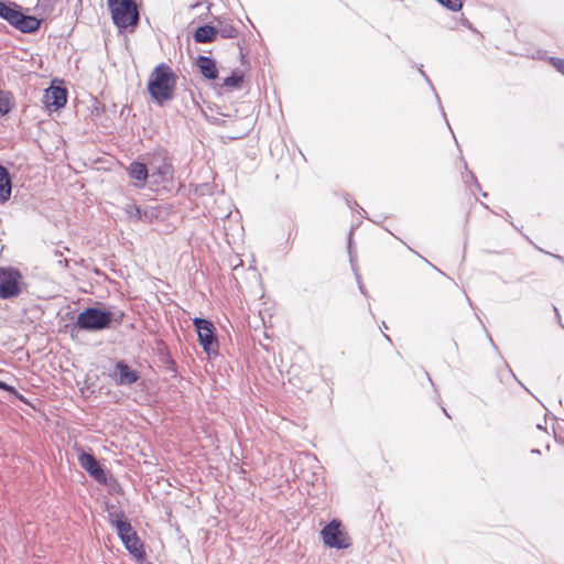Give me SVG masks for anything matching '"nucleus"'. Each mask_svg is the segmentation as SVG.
I'll list each match as a JSON object with an SVG mask.
<instances>
[{
    "label": "nucleus",
    "instance_id": "obj_31",
    "mask_svg": "<svg viewBox=\"0 0 564 564\" xmlns=\"http://www.w3.org/2000/svg\"><path fill=\"white\" fill-rule=\"evenodd\" d=\"M554 312H555V314H556V316H557V318H558V321H560V319H561V317H560V314H558V310H557V307H555V306H554Z\"/></svg>",
    "mask_w": 564,
    "mask_h": 564
},
{
    "label": "nucleus",
    "instance_id": "obj_1",
    "mask_svg": "<svg viewBox=\"0 0 564 564\" xmlns=\"http://www.w3.org/2000/svg\"><path fill=\"white\" fill-rule=\"evenodd\" d=\"M176 82L174 70L167 64L161 63L150 74L147 90L156 105L163 106L173 99Z\"/></svg>",
    "mask_w": 564,
    "mask_h": 564
},
{
    "label": "nucleus",
    "instance_id": "obj_18",
    "mask_svg": "<svg viewBox=\"0 0 564 564\" xmlns=\"http://www.w3.org/2000/svg\"><path fill=\"white\" fill-rule=\"evenodd\" d=\"M245 75L241 70H234L229 76L224 78L223 87L230 89H239L242 86Z\"/></svg>",
    "mask_w": 564,
    "mask_h": 564
},
{
    "label": "nucleus",
    "instance_id": "obj_16",
    "mask_svg": "<svg viewBox=\"0 0 564 564\" xmlns=\"http://www.w3.org/2000/svg\"><path fill=\"white\" fill-rule=\"evenodd\" d=\"M12 192V180L9 170L0 164V203L3 204L10 199Z\"/></svg>",
    "mask_w": 564,
    "mask_h": 564
},
{
    "label": "nucleus",
    "instance_id": "obj_5",
    "mask_svg": "<svg viewBox=\"0 0 564 564\" xmlns=\"http://www.w3.org/2000/svg\"><path fill=\"white\" fill-rule=\"evenodd\" d=\"M143 160L148 164L150 177L156 185L165 184L173 181L174 167L172 159L164 148H156L152 152L147 153Z\"/></svg>",
    "mask_w": 564,
    "mask_h": 564
},
{
    "label": "nucleus",
    "instance_id": "obj_36",
    "mask_svg": "<svg viewBox=\"0 0 564 564\" xmlns=\"http://www.w3.org/2000/svg\"><path fill=\"white\" fill-rule=\"evenodd\" d=\"M382 327H384L386 329H388V326L384 322H382Z\"/></svg>",
    "mask_w": 564,
    "mask_h": 564
},
{
    "label": "nucleus",
    "instance_id": "obj_20",
    "mask_svg": "<svg viewBox=\"0 0 564 564\" xmlns=\"http://www.w3.org/2000/svg\"><path fill=\"white\" fill-rule=\"evenodd\" d=\"M348 257H349V262H350L351 269H352V271L355 273V276H356V280H357V283H358V288H359L360 292L365 296H368V292H367L365 285L361 282L360 274L358 273L357 256H356L354 249H348Z\"/></svg>",
    "mask_w": 564,
    "mask_h": 564
},
{
    "label": "nucleus",
    "instance_id": "obj_19",
    "mask_svg": "<svg viewBox=\"0 0 564 564\" xmlns=\"http://www.w3.org/2000/svg\"><path fill=\"white\" fill-rule=\"evenodd\" d=\"M126 213L128 214L129 218L135 219V220H148L150 219V214L148 210L141 209L135 204H128L124 208Z\"/></svg>",
    "mask_w": 564,
    "mask_h": 564
},
{
    "label": "nucleus",
    "instance_id": "obj_32",
    "mask_svg": "<svg viewBox=\"0 0 564 564\" xmlns=\"http://www.w3.org/2000/svg\"><path fill=\"white\" fill-rule=\"evenodd\" d=\"M466 300L470 306H473L471 300L466 295Z\"/></svg>",
    "mask_w": 564,
    "mask_h": 564
},
{
    "label": "nucleus",
    "instance_id": "obj_29",
    "mask_svg": "<svg viewBox=\"0 0 564 564\" xmlns=\"http://www.w3.org/2000/svg\"><path fill=\"white\" fill-rule=\"evenodd\" d=\"M0 389L4 390V391H12L13 388L10 387L9 384H7L6 382L1 381L0 380Z\"/></svg>",
    "mask_w": 564,
    "mask_h": 564
},
{
    "label": "nucleus",
    "instance_id": "obj_34",
    "mask_svg": "<svg viewBox=\"0 0 564 564\" xmlns=\"http://www.w3.org/2000/svg\"><path fill=\"white\" fill-rule=\"evenodd\" d=\"M347 247L351 248V237H349V239H348V246Z\"/></svg>",
    "mask_w": 564,
    "mask_h": 564
},
{
    "label": "nucleus",
    "instance_id": "obj_38",
    "mask_svg": "<svg viewBox=\"0 0 564 564\" xmlns=\"http://www.w3.org/2000/svg\"><path fill=\"white\" fill-rule=\"evenodd\" d=\"M78 3L82 4V0H78Z\"/></svg>",
    "mask_w": 564,
    "mask_h": 564
},
{
    "label": "nucleus",
    "instance_id": "obj_17",
    "mask_svg": "<svg viewBox=\"0 0 564 564\" xmlns=\"http://www.w3.org/2000/svg\"><path fill=\"white\" fill-rule=\"evenodd\" d=\"M217 31L214 29V24H204L196 29L193 34V39L196 43L206 44L215 41Z\"/></svg>",
    "mask_w": 564,
    "mask_h": 564
},
{
    "label": "nucleus",
    "instance_id": "obj_11",
    "mask_svg": "<svg viewBox=\"0 0 564 564\" xmlns=\"http://www.w3.org/2000/svg\"><path fill=\"white\" fill-rule=\"evenodd\" d=\"M78 462L80 467L85 469L97 482L107 484L106 471L93 454L82 452L78 455Z\"/></svg>",
    "mask_w": 564,
    "mask_h": 564
},
{
    "label": "nucleus",
    "instance_id": "obj_12",
    "mask_svg": "<svg viewBox=\"0 0 564 564\" xmlns=\"http://www.w3.org/2000/svg\"><path fill=\"white\" fill-rule=\"evenodd\" d=\"M109 376L119 386H131L139 379V373L131 369L123 360L116 362L115 368Z\"/></svg>",
    "mask_w": 564,
    "mask_h": 564
},
{
    "label": "nucleus",
    "instance_id": "obj_13",
    "mask_svg": "<svg viewBox=\"0 0 564 564\" xmlns=\"http://www.w3.org/2000/svg\"><path fill=\"white\" fill-rule=\"evenodd\" d=\"M127 173L130 178L140 182L137 184V187H144L147 180L150 177V172L148 169V164L143 160V162L133 161L127 167Z\"/></svg>",
    "mask_w": 564,
    "mask_h": 564
},
{
    "label": "nucleus",
    "instance_id": "obj_37",
    "mask_svg": "<svg viewBox=\"0 0 564 564\" xmlns=\"http://www.w3.org/2000/svg\"><path fill=\"white\" fill-rule=\"evenodd\" d=\"M59 262H62V260H59ZM63 262H65V264H67V259H64Z\"/></svg>",
    "mask_w": 564,
    "mask_h": 564
},
{
    "label": "nucleus",
    "instance_id": "obj_35",
    "mask_svg": "<svg viewBox=\"0 0 564 564\" xmlns=\"http://www.w3.org/2000/svg\"><path fill=\"white\" fill-rule=\"evenodd\" d=\"M443 412L445 413V415H446L447 417H451V416H449V414L447 413V410H445L444 408H443Z\"/></svg>",
    "mask_w": 564,
    "mask_h": 564
},
{
    "label": "nucleus",
    "instance_id": "obj_7",
    "mask_svg": "<svg viewBox=\"0 0 564 564\" xmlns=\"http://www.w3.org/2000/svg\"><path fill=\"white\" fill-rule=\"evenodd\" d=\"M28 290V283L20 269L0 265V300H12Z\"/></svg>",
    "mask_w": 564,
    "mask_h": 564
},
{
    "label": "nucleus",
    "instance_id": "obj_27",
    "mask_svg": "<svg viewBox=\"0 0 564 564\" xmlns=\"http://www.w3.org/2000/svg\"><path fill=\"white\" fill-rule=\"evenodd\" d=\"M345 200H346L347 206H348L349 208H351V209H352V208L356 206V207H358L362 213H366V212H365V209H364V208H361V207L357 204V202H356V200L350 199V197H349L348 195H346Z\"/></svg>",
    "mask_w": 564,
    "mask_h": 564
},
{
    "label": "nucleus",
    "instance_id": "obj_28",
    "mask_svg": "<svg viewBox=\"0 0 564 564\" xmlns=\"http://www.w3.org/2000/svg\"><path fill=\"white\" fill-rule=\"evenodd\" d=\"M239 46V57L240 62L243 65L246 63L247 53L243 51V47L238 43Z\"/></svg>",
    "mask_w": 564,
    "mask_h": 564
},
{
    "label": "nucleus",
    "instance_id": "obj_30",
    "mask_svg": "<svg viewBox=\"0 0 564 564\" xmlns=\"http://www.w3.org/2000/svg\"><path fill=\"white\" fill-rule=\"evenodd\" d=\"M487 337L489 338V341H490L491 346H492V347L498 351V348H497V346H496V344H495V341H494V339L491 338V336H490V334H489V333H487Z\"/></svg>",
    "mask_w": 564,
    "mask_h": 564
},
{
    "label": "nucleus",
    "instance_id": "obj_33",
    "mask_svg": "<svg viewBox=\"0 0 564 564\" xmlns=\"http://www.w3.org/2000/svg\"><path fill=\"white\" fill-rule=\"evenodd\" d=\"M384 338L391 343V338L387 335V334H383Z\"/></svg>",
    "mask_w": 564,
    "mask_h": 564
},
{
    "label": "nucleus",
    "instance_id": "obj_23",
    "mask_svg": "<svg viewBox=\"0 0 564 564\" xmlns=\"http://www.w3.org/2000/svg\"><path fill=\"white\" fill-rule=\"evenodd\" d=\"M464 166H465V173L463 174V180H464V182H465L466 184L473 183V184H474V186H475L477 189H480V185H479V183H478V181H477V178H476L475 174H474L471 171H469V170L467 169V164H466V162H464Z\"/></svg>",
    "mask_w": 564,
    "mask_h": 564
},
{
    "label": "nucleus",
    "instance_id": "obj_3",
    "mask_svg": "<svg viewBox=\"0 0 564 564\" xmlns=\"http://www.w3.org/2000/svg\"><path fill=\"white\" fill-rule=\"evenodd\" d=\"M108 519L110 524L116 528L117 534L127 551L138 560L144 558L145 551L143 543L131 523L126 519L124 513L122 511L109 512Z\"/></svg>",
    "mask_w": 564,
    "mask_h": 564
},
{
    "label": "nucleus",
    "instance_id": "obj_4",
    "mask_svg": "<svg viewBox=\"0 0 564 564\" xmlns=\"http://www.w3.org/2000/svg\"><path fill=\"white\" fill-rule=\"evenodd\" d=\"M122 318L123 313L116 316L111 311L87 307L78 314L75 326L82 330L99 332L109 328L113 321L120 324Z\"/></svg>",
    "mask_w": 564,
    "mask_h": 564
},
{
    "label": "nucleus",
    "instance_id": "obj_24",
    "mask_svg": "<svg viewBox=\"0 0 564 564\" xmlns=\"http://www.w3.org/2000/svg\"><path fill=\"white\" fill-rule=\"evenodd\" d=\"M443 7L452 11H459L463 7L462 0H437Z\"/></svg>",
    "mask_w": 564,
    "mask_h": 564
},
{
    "label": "nucleus",
    "instance_id": "obj_25",
    "mask_svg": "<svg viewBox=\"0 0 564 564\" xmlns=\"http://www.w3.org/2000/svg\"><path fill=\"white\" fill-rule=\"evenodd\" d=\"M550 63L554 66V68L564 75V58L551 57Z\"/></svg>",
    "mask_w": 564,
    "mask_h": 564
},
{
    "label": "nucleus",
    "instance_id": "obj_10",
    "mask_svg": "<svg viewBox=\"0 0 564 564\" xmlns=\"http://www.w3.org/2000/svg\"><path fill=\"white\" fill-rule=\"evenodd\" d=\"M67 97L68 91L64 86L52 83L44 91L43 104L48 110H58L66 105Z\"/></svg>",
    "mask_w": 564,
    "mask_h": 564
},
{
    "label": "nucleus",
    "instance_id": "obj_15",
    "mask_svg": "<svg viewBox=\"0 0 564 564\" xmlns=\"http://www.w3.org/2000/svg\"><path fill=\"white\" fill-rule=\"evenodd\" d=\"M214 29L217 35L223 39H235L238 35V30L234 26L232 20L226 17H216L213 21Z\"/></svg>",
    "mask_w": 564,
    "mask_h": 564
},
{
    "label": "nucleus",
    "instance_id": "obj_14",
    "mask_svg": "<svg viewBox=\"0 0 564 564\" xmlns=\"http://www.w3.org/2000/svg\"><path fill=\"white\" fill-rule=\"evenodd\" d=\"M195 64L206 79L215 80L218 78V68L214 58L205 55H198Z\"/></svg>",
    "mask_w": 564,
    "mask_h": 564
},
{
    "label": "nucleus",
    "instance_id": "obj_22",
    "mask_svg": "<svg viewBox=\"0 0 564 564\" xmlns=\"http://www.w3.org/2000/svg\"><path fill=\"white\" fill-rule=\"evenodd\" d=\"M417 72L421 74V76L424 78V80L426 82V84L429 85V87L431 88V90L433 91V94H434V96H435V98H436V100H437L438 107H440V109H441V111H442V115H443V117L446 119V115H445L444 109H443V107H442L440 96H438V94L436 93V89H435V87H434L433 83L431 82L430 77H429V76L426 75V73L423 70V65H422V64L417 66Z\"/></svg>",
    "mask_w": 564,
    "mask_h": 564
},
{
    "label": "nucleus",
    "instance_id": "obj_6",
    "mask_svg": "<svg viewBox=\"0 0 564 564\" xmlns=\"http://www.w3.org/2000/svg\"><path fill=\"white\" fill-rule=\"evenodd\" d=\"M112 22L120 32L133 31L140 21L138 7L133 0H108Z\"/></svg>",
    "mask_w": 564,
    "mask_h": 564
},
{
    "label": "nucleus",
    "instance_id": "obj_9",
    "mask_svg": "<svg viewBox=\"0 0 564 564\" xmlns=\"http://www.w3.org/2000/svg\"><path fill=\"white\" fill-rule=\"evenodd\" d=\"M324 544L332 549H347L350 545V539L341 530V522L337 519L332 520L321 531Z\"/></svg>",
    "mask_w": 564,
    "mask_h": 564
},
{
    "label": "nucleus",
    "instance_id": "obj_8",
    "mask_svg": "<svg viewBox=\"0 0 564 564\" xmlns=\"http://www.w3.org/2000/svg\"><path fill=\"white\" fill-rule=\"evenodd\" d=\"M193 324L204 351L208 356L217 355L218 340L214 334V324L200 317L194 318Z\"/></svg>",
    "mask_w": 564,
    "mask_h": 564
},
{
    "label": "nucleus",
    "instance_id": "obj_26",
    "mask_svg": "<svg viewBox=\"0 0 564 564\" xmlns=\"http://www.w3.org/2000/svg\"><path fill=\"white\" fill-rule=\"evenodd\" d=\"M9 111H10L9 102L0 100V116H6Z\"/></svg>",
    "mask_w": 564,
    "mask_h": 564
},
{
    "label": "nucleus",
    "instance_id": "obj_2",
    "mask_svg": "<svg viewBox=\"0 0 564 564\" xmlns=\"http://www.w3.org/2000/svg\"><path fill=\"white\" fill-rule=\"evenodd\" d=\"M0 18L24 34L36 33L43 22V19L25 14L22 6L13 1H0Z\"/></svg>",
    "mask_w": 564,
    "mask_h": 564
},
{
    "label": "nucleus",
    "instance_id": "obj_21",
    "mask_svg": "<svg viewBox=\"0 0 564 564\" xmlns=\"http://www.w3.org/2000/svg\"><path fill=\"white\" fill-rule=\"evenodd\" d=\"M243 228L241 225H236L235 232L229 234L228 231L225 232L226 242L229 247L238 246L242 243V237H243Z\"/></svg>",
    "mask_w": 564,
    "mask_h": 564
}]
</instances>
